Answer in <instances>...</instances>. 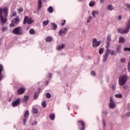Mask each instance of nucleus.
Wrapping results in <instances>:
<instances>
[{
	"label": "nucleus",
	"instance_id": "f257e3e1",
	"mask_svg": "<svg viewBox=\"0 0 130 130\" xmlns=\"http://www.w3.org/2000/svg\"><path fill=\"white\" fill-rule=\"evenodd\" d=\"M8 16H9V10L7 7H5L4 9L0 8V21L2 26L5 25L6 22H8Z\"/></svg>",
	"mask_w": 130,
	"mask_h": 130
},
{
	"label": "nucleus",
	"instance_id": "f03ea898",
	"mask_svg": "<svg viewBox=\"0 0 130 130\" xmlns=\"http://www.w3.org/2000/svg\"><path fill=\"white\" fill-rule=\"evenodd\" d=\"M110 41H111V35H108L107 37L106 41V48L107 50L103 55V62H106V61H107V58H108V56H109V52L110 51V49H109V46H110Z\"/></svg>",
	"mask_w": 130,
	"mask_h": 130
},
{
	"label": "nucleus",
	"instance_id": "7ed1b4c3",
	"mask_svg": "<svg viewBox=\"0 0 130 130\" xmlns=\"http://www.w3.org/2000/svg\"><path fill=\"white\" fill-rule=\"evenodd\" d=\"M23 31V27L18 26L12 30V33L15 35H23V31Z\"/></svg>",
	"mask_w": 130,
	"mask_h": 130
},
{
	"label": "nucleus",
	"instance_id": "20e7f679",
	"mask_svg": "<svg viewBox=\"0 0 130 130\" xmlns=\"http://www.w3.org/2000/svg\"><path fill=\"white\" fill-rule=\"evenodd\" d=\"M127 81V77L126 76L123 75L119 78V84L120 86H123Z\"/></svg>",
	"mask_w": 130,
	"mask_h": 130
},
{
	"label": "nucleus",
	"instance_id": "39448f33",
	"mask_svg": "<svg viewBox=\"0 0 130 130\" xmlns=\"http://www.w3.org/2000/svg\"><path fill=\"white\" fill-rule=\"evenodd\" d=\"M116 107V104H115L114 101H113V98L111 96L110 98V103L109 104V108L110 109H113V108H115Z\"/></svg>",
	"mask_w": 130,
	"mask_h": 130
},
{
	"label": "nucleus",
	"instance_id": "423d86ee",
	"mask_svg": "<svg viewBox=\"0 0 130 130\" xmlns=\"http://www.w3.org/2000/svg\"><path fill=\"white\" fill-rule=\"evenodd\" d=\"M100 44H101V41H98L97 39H92V47H98Z\"/></svg>",
	"mask_w": 130,
	"mask_h": 130
},
{
	"label": "nucleus",
	"instance_id": "0eeeda50",
	"mask_svg": "<svg viewBox=\"0 0 130 130\" xmlns=\"http://www.w3.org/2000/svg\"><path fill=\"white\" fill-rule=\"evenodd\" d=\"M21 103V99L18 98L16 100L12 103V106L13 107H17Z\"/></svg>",
	"mask_w": 130,
	"mask_h": 130
},
{
	"label": "nucleus",
	"instance_id": "6e6552de",
	"mask_svg": "<svg viewBox=\"0 0 130 130\" xmlns=\"http://www.w3.org/2000/svg\"><path fill=\"white\" fill-rule=\"evenodd\" d=\"M117 31L119 33H120V34H126L129 32L126 28L125 29L119 28L117 29Z\"/></svg>",
	"mask_w": 130,
	"mask_h": 130
},
{
	"label": "nucleus",
	"instance_id": "1a4fd4ad",
	"mask_svg": "<svg viewBox=\"0 0 130 130\" xmlns=\"http://www.w3.org/2000/svg\"><path fill=\"white\" fill-rule=\"evenodd\" d=\"M68 33V28L67 27H64L63 29H60L58 31V35L60 36H62V34H67Z\"/></svg>",
	"mask_w": 130,
	"mask_h": 130
},
{
	"label": "nucleus",
	"instance_id": "9d476101",
	"mask_svg": "<svg viewBox=\"0 0 130 130\" xmlns=\"http://www.w3.org/2000/svg\"><path fill=\"white\" fill-rule=\"evenodd\" d=\"M25 90L26 89H25V88L20 87L17 91V94H18V95H22V94L25 93Z\"/></svg>",
	"mask_w": 130,
	"mask_h": 130
},
{
	"label": "nucleus",
	"instance_id": "9b49d317",
	"mask_svg": "<svg viewBox=\"0 0 130 130\" xmlns=\"http://www.w3.org/2000/svg\"><path fill=\"white\" fill-rule=\"evenodd\" d=\"M40 91H41V88H39L38 91H37L35 93L34 95V99H35V100H36L37 99H38V96H39V93H40Z\"/></svg>",
	"mask_w": 130,
	"mask_h": 130
},
{
	"label": "nucleus",
	"instance_id": "f8f14e48",
	"mask_svg": "<svg viewBox=\"0 0 130 130\" xmlns=\"http://www.w3.org/2000/svg\"><path fill=\"white\" fill-rule=\"evenodd\" d=\"M78 122L82 125V127L81 128L80 130H85V128H86V127L85 126V122H83V120H79Z\"/></svg>",
	"mask_w": 130,
	"mask_h": 130
},
{
	"label": "nucleus",
	"instance_id": "ddd939ff",
	"mask_svg": "<svg viewBox=\"0 0 130 130\" xmlns=\"http://www.w3.org/2000/svg\"><path fill=\"white\" fill-rule=\"evenodd\" d=\"M29 100V95H26L23 96L22 99V103H27V102Z\"/></svg>",
	"mask_w": 130,
	"mask_h": 130
},
{
	"label": "nucleus",
	"instance_id": "4468645a",
	"mask_svg": "<svg viewBox=\"0 0 130 130\" xmlns=\"http://www.w3.org/2000/svg\"><path fill=\"white\" fill-rule=\"evenodd\" d=\"M4 71V66L3 65L0 64V81H2L3 80V74H2V72Z\"/></svg>",
	"mask_w": 130,
	"mask_h": 130
},
{
	"label": "nucleus",
	"instance_id": "2eb2a0df",
	"mask_svg": "<svg viewBox=\"0 0 130 130\" xmlns=\"http://www.w3.org/2000/svg\"><path fill=\"white\" fill-rule=\"evenodd\" d=\"M12 23H14L16 25H19V22H20V19L19 18H15L13 20H12Z\"/></svg>",
	"mask_w": 130,
	"mask_h": 130
},
{
	"label": "nucleus",
	"instance_id": "dca6fc26",
	"mask_svg": "<svg viewBox=\"0 0 130 130\" xmlns=\"http://www.w3.org/2000/svg\"><path fill=\"white\" fill-rule=\"evenodd\" d=\"M42 8V0H39L37 10L39 11V10H41Z\"/></svg>",
	"mask_w": 130,
	"mask_h": 130
},
{
	"label": "nucleus",
	"instance_id": "f3484780",
	"mask_svg": "<svg viewBox=\"0 0 130 130\" xmlns=\"http://www.w3.org/2000/svg\"><path fill=\"white\" fill-rule=\"evenodd\" d=\"M121 46L118 45L116 49V53H120L121 52Z\"/></svg>",
	"mask_w": 130,
	"mask_h": 130
},
{
	"label": "nucleus",
	"instance_id": "a211bd4d",
	"mask_svg": "<svg viewBox=\"0 0 130 130\" xmlns=\"http://www.w3.org/2000/svg\"><path fill=\"white\" fill-rule=\"evenodd\" d=\"M66 46L64 44H62L61 45H59L57 46V50H60L61 49H63Z\"/></svg>",
	"mask_w": 130,
	"mask_h": 130
},
{
	"label": "nucleus",
	"instance_id": "6ab92c4d",
	"mask_svg": "<svg viewBox=\"0 0 130 130\" xmlns=\"http://www.w3.org/2000/svg\"><path fill=\"white\" fill-rule=\"evenodd\" d=\"M28 19H29V17H28V16L24 17L23 22V25H26V24L28 23Z\"/></svg>",
	"mask_w": 130,
	"mask_h": 130
},
{
	"label": "nucleus",
	"instance_id": "aec40b11",
	"mask_svg": "<svg viewBox=\"0 0 130 130\" xmlns=\"http://www.w3.org/2000/svg\"><path fill=\"white\" fill-rule=\"evenodd\" d=\"M49 116L51 120H54V119H55V114L53 113L51 114Z\"/></svg>",
	"mask_w": 130,
	"mask_h": 130
},
{
	"label": "nucleus",
	"instance_id": "412c9836",
	"mask_svg": "<svg viewBox=\"0 0 130 130\" xmlns=\"http://www.w3.org/2000/svg\"><path fill=\"white\" fill-rule=\"evenodd\" d=\"M119 42L120 43H124L125 40L123 38V37H120L119 38Z\"/></svg>",
	"mask_w": 130,
	"mask_h": 130
},
{
	"label": "nucleus",
	"instance_id": "4be33fe9",
	"mask_svg": "<svg viewBox=\"0 0 130 130\" xmlns=\"http://www.w3.org/2000/svg\"><path fill=\"white\" fill-rule=\"evenodd\" d=\"M48 12L49 13V14H52V13L54 12L53 8H52L51 6H50L48 8Z\"/></svg>",
	"mask_w": 130,
	"mask_h": 130
},
{
	"label": "nucleus",
	"instance_id": "5701e85b",
	"mask_svg": "<svg viewBox=\"0 0 130 130\" xmlns=\"http://www.w3.org/2000/svg\"><path fill=\"white\" fill-rule=\"evenodd\" d=\"M45 41H46V42H51V41H52V37H47L45 39Z\"/></svg>",
	"mask_w": 130,
	"mask_h": 130
},
{
	"label": "nucleus",
	"instance_id": "b1692460",
	"mask_svg": "<svg viewBox=\"0 0 130 130\" xmlns=\"http://www.w3.org/2000/svg\"><path fill=\"white\" fill-rule=\"evenodd\" d=\"M29 111L27 110L24 113V117H26V118H28V117H29Z\"/></svg>",
	"mask_w": 130,
	"mask_h": 130
},
{
	"label": "nucleus",
	"instance_id": "393cba45",
	"mask_svg": "<svg viewBox=\"0 0 130 130\" xmlns=\"http://www.w3.org/2000/svg\"><path fill=\"white\" fill-rule=\"evenodd\" d=\"M52 25L53 26L52 27V30H56V29H57V25H56V24L52 22Z\"/></svg>",
	"mask_w": 130,
	"mask_h": 130
},
{
	"label": "nucleus",
	"instance_id": "a878e982",
	"mask_svg": "<svg viewBox=\"0 0 130 130\" xmlns=\"http://www.w3.org/2000/svg\"><path fill=\"white\" fill-rule=\"evenodd\" d=\"M99 12H98V11H93L91 12L92 15L93 17H96V15H98Z\"/></svg>",
	"mask_w": 130,
	"mask_h": 130
},
{
	"label": "nucleus",
	"instance_id": "bb28decb",
	"mask_svg": "<svg viewBox=\"0 0 130 130\" xmlns=\"http://www.w3.org/2000/svg\"><path fill=\"white\" fill-rule=\"evenodd\" d=\"M29 32L30 35H34L35 34V30L34 28L30 29Z\"/></svg>",
	"mask_w": 130,
	"mask_h": 130
},
{
	"label": "nucleus",
	"instance_id": "cd10ccee",
	"mask_svg": "<svg viewBox=\"0 0 130 130\" xmlns=\"http://www.w3.org/2000/svg\"><path fill=\"white\" fill-rule=\"evenodd\" d=\"M32 112L34 113V114H37V113H38V110L35 108H32Z\"/></svg>",
	"mask_w": 130,
	"mask_h": 130
},
{
	"label": "nucleus",
	"instance_id": "c85d7f7f",
	"mask_svg": "<svg viewBox=\"0 0 130 130\" xmlns=\"http://www.w3.org/2000/svg\"><path fill=\"white\" fill-rule=\"evenodd\" d=\"M23 11H24V9L23 8L21 7L19 9H17L18 13L20 15L21 13H23Z\"/></svg>",
	"mask_w": 130,
	"mask_h": 130
},
{
	"label": "nucleus",
	"instance_id": "c756f323",
	"mask_svg": "<svg viewBox=\"0 0 130 130\" xmlns=\"http://www.w3.org/2000/svg\"><path fill=\"white\" fill-rule=\"evenodd\" d=\"M34 21H33L32 20V18H28V20L27 21V24L28 25H30L31 24H32V23H34Z\"/></svg>",
	"mask_w": 130,
	"mask_h": 130
},
{
	"label": "nucleus",
	"instance_id": "7c9ffc66",
	"mask_svg": "<svg viewBox=\"0 0 130 130\" xmlns=\"http://www.w3.org/2000/svg\"><path fill=\"white\" fill-rule=\"evenodd\" d=\"M107 10L109 11H112L113 10V7H112V5H108L107 7Z\"/></svg>",
	"mask_w": 130,
	"mask_h": 130
},
{
	"label": "nucleus",
	"instance_id": "2f4dec72",
	"mask_svg": "<svg viewBox=\"0 0 130 130\" xmlns=\"http://www.w3.org/2000/svg\"><path fill=\"white\" fill-rule=\"evenodd\" d=\"M116 98H122V94L120 93L116 94L115 95Z\"/></svg>",
	"mask_w": 130,
	"mask_h": 130
},
{
	"label": "nucleus",
	"instance_id": "473e14b6",
	"mask_svg": "<svg viewBox=\"0 0 130 130\" xmlns=\"http://www.w3.org/2000/svg\"><path fill=\"white\" fill-rule=\"evenodd\" d=\"M46 97L48 99H50V98H51V94L49 92H47L46 93Z\"/></svg>",
	"mask_w": 130,
	"mask_h": 130
},
{
	"label": "nucleus",
	"instance_id": "72a5a7b5",
	"mask_svg": "<svg viewBox=\"0 0 130 130\" xmlns=\"http://www.w3.org/2000/svg\"><path fill=\"white\" fill-rule=\"evenodd\" d=\"M129 31V29H130V19L128 21V23L127 24V27L126 28Z\"/></svg>",
	"mask_w": 130,
	"mask_h": 130
},
{
	"label": "nucleus",
	"instance_id": "f704fd0d",
	"mask_svg": "<svg viewBox=\"0 0 130 130\" xmlns=\"http://www.w3.org/2000/svg\"><path fill=\"white\" fill-rule=\"evenodd\" d=\"M48 23H49V21L48 20H47V21L44 20L43 22V24L44 25V26H47V25H48Z\"/></svg>",
	"mask_w": 130,
	"mask_h": 130
},
{
	"label": "nucleus",
	"instance_id": "c9c22d12",
	"mask_svg": "<svg viewBox=\"0 0 130 130\" xmlns=\"http://www.w3.org/2000/svg\"><path fill=\"white\" fill-rule=\"evenodd\" d=\"M104 51V49L103 48H101V49H100L99 51V53H100V54H102Z\"/></svg>",
	"mask_w": 130,
	"mask_h": 130
},
{
	"label": "nucleus",
	"instance_id": "e433bc0d",
	"mask_svg": "<svg viewBox=\"0 0 130 130\" xmlns=\"http://www.w3.org/2000/svg\"><path fill=\"white\" fill-rule=\"evenodd\" d=\"M42 106L43 108H45V107H46L47 105H46V102L45 101L43 102L42 104Z\"/></svg>",
	"mask_w": 130,
	"mask_h": 130
},
{
	"label": "nucleus",
	"instance_id": "4c0bfd02",
	"mask_svg": "<svg viewBox=\"0 0 130 130\" xmlns=\"http://www.w3.org/2000/svg\"><path fill=\"white\" fill-rule=\"evenodd\" d=\"M89 7H94L95 6V2H90L89 4Z\"/></svg>",
	"mask_w": 130,
	"mask_h": 130
},
{
	"label": "nucleus",
	"instance_id": "58836bf2",
	"mask_svg": "<svg viewBox=\"0 0 130 130\" xmlns=\"http://www.w3.org/2000/svg\"><path fill=\"white\" fill-rule=\"evenodd\" d=\"M93 19V17L92 16H89L87 20V23H90V21H91V20H92Z\"/></svg>",
	"mask_w": 130,
	"mask_h": 130
},
{
	"label": "nucleus",
	"instance_id": "ea45409f",
	"mask_svg": "<svg viewBox=\"0 0 130 130\" xmlns=\"http://www.w3.org/2000/svg\"><path fill=\"white\" fill-rule=\"evenodd\" d=\"M7 30H8V27L6 26H4L2 29V32H5V31H7Z\"/></svg>",
	"mask_w": 130,
	"mask_h": 130
},
{
	"label": "nucleus",
	"instance_id": "a19ab883",
	"mask_svg": "<svg viewBox=\"0 0 130 130\" xmlns=\"http://www.w3.org/2000/svg\"><path fill=\"white\" fill-rule=\"evenodd\" d=\"M26 122H27V118L24 117V119H23V124H24V125H26Z\"/></svg>",
	"mask_w": 130,
	"mask_h": 130
},
{
	"label": "nucleus",
	"instance_id": "79ce46f5",
	"mask_svg": "<svg viewBox=\"0 0 130 130\" xmlns=\"http://www.w3.org/2000/svg\"><path fill=\"white\" fill-rule=\"evenodd\" d=\"M127 70L129 73L130 72V61L128 62V66H127Z\"/></svg>",
	"mask_w": 130,
	"mask_h": 130
},
{
	"label": "nucleus",
	"instance_id": "37998d69",
	"mask_svg": "<svg viewBox=\"0 0 130 130\" xmlns=\"http://www.w3.org/2000/svg\"><path fill=\"white\" fill-rule=\"evenodd\" d=\"M103 124L104 125V128H105V126H106V124L105 123V121L104 120V118L103 119Z\"/></svg>",
	"mask_w": 130,
	"mask_h": 130
},
{
	"label": "nucleus",
	"instance_id": "c03bdc74",
	"mask_svg": "<svg viewBox=\"0 0 130 130\" xmlns=\"http://www.w3.org/2000/svg\"><path fill=\"white\" fill-rule=\"evenodd\" d=\"M124 51H130V47H129V48L125 47V48L124 49Z\"/></svg>",
	"mask_w": 130,
	"mask_h": 130
},
{
	"label": "nucleus",
	"instance_id": "a18cd8bd",
	"mask_svg": "<svg viewBox=\"0 0 130 130\" xmlns=\"http://www.w3.org/2000/svg\"><path fill=\"white\" fill-rule=\"evenodd\" d=\"M15 26V23H13L12 22L10 24V27L11 28H13V27Z\"/></svg>",
	"mask_w": 130,
	"mask_h": 130
},
{
	"label": "nucleus",
	"instance_id": "49530a36",
	"mask_svg": "<svg viewBox=\"0 0 130 130\" xmlns=\"http://www.w3.org/2000/svg\"><path fill=\"white\" fill-rule=\"evenodd\" d=\"M12 17H16V16H17V12H13L12 13Z\"/></svg>",
	"mask_w": 130,
	"mask_h": 130
},
{
	"label": "nucleus",
	"instance_id": "de8ad7c7",
	"mask_svg": "<svg viewBox=\"0 0 130 130\" xmlns=\"http://www.w3.org/2000/svg\"><path fill=\"white\" fill-rule=\"evenodd\" d=\"M125 116L126 117H129L130 116V112H127V113L125 114Z\"/></svg>",
	"mask_w": 130,
	"mask_h": 130
},
{
	"label": "nucleus",
	"instance_id": "09e8293b",
	"mask_svg": "<svg viewBox=\"0 0 130 130\" xmlns=\"http://www.w3.org/2000/svg\"><path fill=\"white\" fill-rule=\"evenodd\" d=\"M116 88V86H115V85L114 84L112 85V89L113 90H115V89Z\"/></svg>",
	"mask_w": 130,
	"mask_h": 130
},
{
	"label": "nucleus",
	"instance_id": "8fccbe9b",
	"mask_svg": "<svg viewBox=\"0 0 130 130\" xmlns=\"http://www.w3.org/2000/svg\"><path fill=\"white\" fill-rule=\"evenodd\" d=\"M110 55H114V51L111 50V52H109Z\"/></svg>",
	"mask_w": 130,
	"mask_h": 130
},
{
	"label": "nucleus",
	"instance_id": "3c124183",
	"mask_svg": "<svg viewBox=\"0 0 130 130\" xmlns=\"http://www.w3.org/2000/svg\"><path fill=\"white\" fill-rule=\"evenodd\" d=\"M120 61H121V62H122V63L125 62V59L123 58H122L120 59Z\"/></svg>",
	"mask_w": 130,
	"mask_h": 130
},
{
	"label": "nucleus",
	"instance_id": "603ef678",
	"mask_svg": "<svg viewBox=\"0 0 130 130\" xmlns=\"http://www.w3.org/2000/svg\"><path fill=\"white\" fill-rule=\"evenodd\" d=\"M37 123V121H35L33 123H32L31 125H36Z\"/></svg>",
	"mask_w": 130,
	"mask_h": 130
},
{
	"label": "nucleus",
	"instance_id": "864d4df0",
	"mask_svg": "<svg viewBox=\"0 0 130 130\" xmlns=\"http://www.w3.org/2000/svg\"><path fill=\"white\" fill-rule=\"evenodd\" d=\"M102 113L103 114H105V115H107V114H108V112L106 111H104L102 112Z\"/></svg>",
	"mask_w": 130,
	"mask_h": 130
},
{
	"label": "nucleus",
	"instance_id": "5fc2aeb1",
	"mask_svg": "<svg viewBox=\"0 0 130 130\" xmlns=\"http://www.w3.org/2000/svg\"><path fill=\"white\" fill-rule=\"evenodd\" d=\"M91 76H96V73L94 72V71H92L91 72Z\"/></svg>",
	"mask_w": 130,
	"mask_h": 130
},
{
	"label": "nucleus",
	"instance_id": "6e6d98bb",
	"mask_svg": "<svg viewBox=\"0 0 130 130\" xmlns=\"http://www.w3.org/2000/svg\"><path fill=\"white\" fill-rule=\"evenodd\" d=\"M125 6L127 8V9H130V4H125Z\"/></svg>",
	"mask_w": 130,
	"mask_h": 130
},
{
	"label": "nucleus",
	"instance_id": "4d7b16f0",
	"mask_svg": "<svg viewBox=\"0 0 130 130\" xmlns=\"http://www.w3.org/2000/svg\"><path fill=\"white\" fill-rule=\"evenodd\" d=\"M62 26H64L66 25V20H63V22L61 23Z\"/></svg>",
	"mask_w": 130,
	"mask_h": 130
},
{
	"label": "nucleus",
	"instance_id": "13d9d810",
	"mask_svg": "<svg viewBox=\"0 0 130 130\" xmlns=\"http://www.w3.org/2000/svg\"><path fill=\"white\" fill-rule=\"evenodd\" d=\"M70 103H68V104H67V107H68V110H70Z\"/></svg>",
	"mask_w": 130,
	"mask_h": 130
},
{
	"label": "nucleus",
	"instance_id": "bf43d9fd",
	"mask_svg": "<svg viewBox=\"0 0 130 130\" xmlns=\"http://www.w3.org/2000/svg\"><path fill=\"white\" fill-rule=\"evenodd\" d=\"M118 20H119V21H120L121 20V16L119 15L118 16Z\"/></svg>",
	"mask_w": 130,
	"mask_h": 130
},
{
	"label": "nucleus",
	"instance_id": "052dcab7",
	"mask_svg": "<svg viewBox=\"0 0 130 130\" xmlns=\"http://www.w3.org/2000/svg\"><path fill=\"white\" fill-rule=\"evenodd\" d=\"M124 89H127V88H128V86H127V85H125L123 87Z\"/></svg>",
	"mask_w": 130,
	"mask_h": 130
},
{
	"label": "nucleus",
	"instance_id": "680f3d73",
	"mask_svg": "<svg viewBox=\"0 0 130 130\" xmlns=\"http://www.w3.org/2000/svg\"><path fill=\"white\" fill-rule=\"evenodd\" d=\"M48 83H49V81H46L45 82V85H48Z\"/></svg>",
	"mask_w": 130,
	"mask_h": 130
},
{
	"label": "nucleus",
	"instance_id": "e2e57ef3",
	"mask_svg": "<svg viewBox=\"0 0 130 130\" xmlns=\"http://www.w3.org/2000/svg\"><path fill=\"white\" fill-rule=\"evenodd\" d=\"M105 0H100L101 4H103Z\"/></svg>",
	"mask_w": 130,
	"mask_h": 130
},
{
	"label": "nucleus",
	"instance_id": "0e129e2a",
	"mask_svg": "<svg viewBox=\"0 0 130 130\" xmlns=\"http://www.w3.org/2000/svg\"><path fill=\"white\" fill-rule=\"evenodd\" d=\"M34 14H36L37 13V10H35L33 12Z\"/></svg>",
	"mask_w": 130,
	"mask_h": 130
},
{
	"label": "nucleus",
	"instance_id": "69168bd1",
	"mask_svg": "<svg viewBox=\"0 0 130 130\" xmlns=\"http://www.w3.org/2000/svg\"><path fill=\"white\" fill-rule=\"evenodd\" d=\"M49 78H51V76H52V74L51 73L49 74Z\"/></svg>",
	"mask_w": 130,
	"mask_h": 130
},
{
	"label": "nucleus",
	"instance_id": "338daca9",
	"mask_svg": "<svg viewBox=\"0 0 130 130\" xmlns=\"http://www.w3.org/2000/svg\"><path fill=\"white\" fill-rule=\"evenodd\" d=\"M128 109H129V110H130V104H128Z\"/></svg>",
	"mask_w": 130,
	"mask_h": 130
},
{
	"label": "nucleus",
	"instance_id": "774afa93",
	"mask_svg": "<svg viewBox=\"0 0 130 130\" xmlns=\"http://www.w3.org/2000/svg\"><path fill=\"white\" fill-rule=\"evenodd\" d=\"M8 101L11 102V101H12V98H9Z\"/></svg>",
	"mask_w": 130,
	"mask_h": 130
}]
</instances>
